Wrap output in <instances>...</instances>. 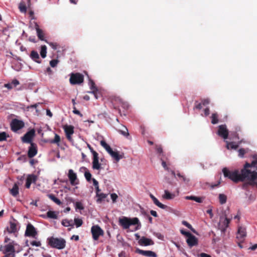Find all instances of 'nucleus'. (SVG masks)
Segmentation results:
<instances>
[{
	"label": "nucleus",
	"instance_id": "63",
	"mask_svg": "<svg viewBox=\"0 0 257 257\" xmlns=\"http://www.w3.org/2000/svg\"><path fill=\"white\" fill-rule=\"evenodd\" d=\"M119 257H127L124 251H121L120 253L118 254Z\"/></svg>",
	"mask_w": 257,
	"mask_h": 257
},
{
	"label": "nucleus",
	"instance_id": "21",
	"mask_svg": "<svg viewBox=\"0 0 257 257\" xmlns=\"http://www.w3.org/2000/svg\"><path fill=\"white\" fill-rule=\"evenodd\" d=\"M230 219L225 217L224 218H220V224L222 228L221 229L224 230L228 226Z\"/></svg>",
	"mask_w": 257,
	"mask_h": 257
},
{
	"label": "nucleus",
	"instance_id": "45",
	"mask_svg": "<svg viewBox=\"0 0 257 257\" xmlns=\"http://www.w3.org/2000/svg\"><path fill=\"white\" fill-rule=\"evenodd\" d=\"M74 221L77 227H80L83 223L82 220L78 218H75Z\"/></svg>",
	"mask_w": 257,
	"mask_h": 257
},
{
	"label": "nucleus",
	"instance_id": "34",
	"mask_svg": "<svg viewBox=\"0 0 257 257\" xmlns=\"http://www.w3.org/2000/svg\"><path fill=\"white\" fill-rule=\"evenodd\" d=\"M211 123L213 124H216L218 122V114L215 112L213 113L211 116Z\"/></svg>",
	"mask_w": 257,
	"mask_h": 257
},
{
	"label": "nucleus",
	"instance_id": "28",
	"mask_svg": "<svg viewBox=\"0 0 257 257\" xmlns=\"http://www.w3.org/2000/svg\"><path fill=\"white\" fill-rule=\"evenodd\" d=\"M117 131L125 137L127 138L130 136L127 128L124 125H122L121 128L118 129Z\"/></svg>",
	"mask_w": 257,
	"mask_h": 257
},
{
	"label": "nucleus",
	"instance_id": "47",
	"mask_svg": "<svg viewBox=\"0 0 257 257\" xmlns=\"http://www.w3.org/2000/svg\"><path fill=\"white\" fill-rule=\"evenodd\" d=\"M182 224L186 226L187 228L191 230L192 231L194 232V229L193 228L192 225L189 224L188 222L185 220H183L182 222Z\"/></svg>",
	"mask_w": 257,
	"mask_h": 257
},
{
	"label": "nucleus",
	"instance_id": "61",
	"mask_svg": "<svg viewBox=\"0 0 257 257\" xmlns=\"http://www.w3.org/2000/svg\"><path fill=\"white\" fill-rule=\"evenodd\" d=\"M204 115L205 116H208L210 114V109H209V108L208 107L206 108L204 110Z\"/></svg>",
	"mask_w": 257,
	"mask_h": 257
},
{
	"label": "nucleus",
	"instance_id": "58",
	"mask_svg": "<svg viewBox=\"0 0 257 257\" xmlns=\"http://www.w3.org/2000/svg\"><path fill=\"white\" fill-rule=\"evenodd\" d=\"M73 112L74 114H78V115H80V116H82V114L81 113V112L79 110L76 109L75 106H73Z\"/></svg>",
	"mask_w": 257,
	"mask_h": 257
},
{
	"label": "nucleus",
	"instance_id": "18",
	"mask_svg": "<svg viewBox=\"0 0 257 257\" xmlns=\"http://www.w3.org/2000/svg\"><path fill=\"white\" fill-rule=\"evenodd\" d=\"M35 29L37 32V35L38 38L41 41H44L47 42V41L45 39V34L43 32V30L40 29L39 26L38 24H35Z\"/></svg>",
	"mask_w": 257,
	"mask_h": 257
},
{
	"label": "nucleus",
	"instance_id": "17",
	"mask_svg": "<svg viewBox=\"0 0 257 257\" xmlns=\"http://www.w3.org/2000/svg\"><path fill=\"white\" fill-rule=\"evenodd\" d=\"M186 241L188 245L190 247L196 245L198 244V239L192 234L187 237Z\"/></svg>",
	"mask_w": 257,
	"mask_h": 257
},
{
	"label": "nucleus",
	"instance_id": "35",
	"mask_svg": "<svg viewBox=\"0 0 257 257\" xmlns=\"http://www.w3.org/2000/svg\"><path fill=\"white\" fill-rule=\"evenodd\" d=\"M175 195L170 193L168 190H165V194L163 195V198L166 199H172L174 198Z\"/></svg>",
	"mask_w": 257,
	"mask_h": 257
},
{
	"label": "nucleus",
	"instance_id": "14",
	"mask_svg": "<svg viewBox=\"0 0 257 257\" xmlns=\"http://www.w3.org/2000/svg\"><path fill=\"white\" fill-rule=\"evenodd\" d=\"M246 236L245 228L242 227H239L238 228L236 238L237 240L240 239V241H243Z\"/></svg>",
	"mask_w": 257,
	"mask_h": 257
},
{
	"label": "nucleus",
	"instance_id": "27",
	"mask_svg": "<svg viewBox=\"0 0 257 257\" xmlns=\"http://www.w3.org/2000/svg\"><path fill=\"white\" fill-rule=\"evenodd\" d=\"M19 190L18 185L17 183H15L13 188L10 189V193L12 196L16 197L19 194Z\"/></svg>",
	"mask_w": 257,
	"mask_h": 257
},
{
	"label": "nucleus",
	"instance_id": "33",
	"mask_svg": "<svg viewBox=\"0 0 257 257\" xmlns=\"http://www.w3.org/2000/svg\"><path fill=\"white\" fill-rule=\"evenodd\" d=\"M8 231L10 233H15L17 231V225L14 222H10V227L8 229Z\"/></svg>",
	"mask_w": 257,
	"mask_h": 257
},
{
	"label": "nucleus",
	"instance_id": "43",
	"mask_svg": "<svg viewBox=\"0 0 257 257\" xmlns=\"http://www.w3.org/2000/svg\"><path fill=\"white\" fill-rule=\"evenodd\" d=\"M19 8L21 12L24 13H26L27 7L24 2H21L20 3L19 6Z\"/></svg>",
	"mask_w": 257,
	"mask_h": 257
},
{
	"label": "nucleus",
	"instance_id": "39",
	"mask_svg": "<svg viewBox=\"0 0 257 257\" xmlns=\"http://www.w3.org/2000/svg\"><path fill=\"white\" fill-rule=\"evenodd\" d=\"M100 144L108 153L112 150V149L110 148V147L105 141H101Z\"/></svg>",
	"mask_w": 257,
	"mask_h": 257
},
{
	"label": "nucleus",
	"instance_id": "13",
	"mask_svg": "<svg viewBox=\"0 0 257 257\" xmlns=\"http://www.w3.org/2000/svg\"><path fill=\"white\" fill-rule=\"evenodd\" d=\"M136 252L139 254L148 257H157V254L155 252L151 250H144L137 248Z\"/></svg>",
	"mask_w": 257,
	"mask_h": 257
},
{
	"label": "nucleus",
	"instance_id": "44",
	"mask_svg": "<svg viewBox=\"0 0 257 257\" xmlns=\"http://www.w3.org/2000/svg\"><path fill=\"white\" fill-rule=\"evenodd\" d=\"M9 136L5 132L0 133V142L4 141Z\"/></svg>",
	"mask_w": 257,
	"mask_h": 257
},
{
	"label": "nucleus",
	"instance_id": "16",
	"mask_svg": "<svg viewBox=\"0 0 257 257\" xmlns=\"http://www.w3.org/2000/svg\"><path fill=\"white\" fill-rule=\"evenodd\" d=\"M37 180V177L34 174L29 175L26 179V187L29 188L32 183H35Z\"/></svg>",
	"mask_w": 257,
	"mask_h": 257
},
{
	"label": "nucleus",
	"instance_id": "20",
	"mask_svg": "<svg viewBox=\"0 0 257 257\" xmlns=\"http://www.w3.org/2000/svg\"><path fill=\"white\" fill-rule=\"evenodd\" d=\"M150 196L151 198L152 199L154 203L156 205L158 206L159 207H160V208H161L162 209H166L167 208V205H165L161 203V202H160L158 200V199L157 198H156L152 194H151L150 195Z\"/></svg>",
	"mask_w": 257,
	"mask_h": 257
},
{
	"label": "nucleus",
	"instance_id": "57",
	"mask_svg": "<svg viewBox=\"0 0 257 257\" xmlns=\"http://www.w3.org/2000/svg\"><path fill=\"white\" fill-rule=\"evenodd\" d=\"M31 244L32 246H40L41 245V243L40 241H32L31 242Z\"/></svg>",
	"mask_w": 257,
	"mask_h": 257
},
{
	"label": "nucleus",
	"instance_id": "50",
	"mask_svg": "<svg viewBox=\"0 0 257 257\" xmlns=\"http://www.w3.org/2000/svg\"><path fill=\"white\" fill-rule=\"evenodd\" d=\"M75 208L79 210H83L84 208L83 204L80 202H76L75 203Z\"/></svg>",
	"mask_w": 257,
	"mask_h": 257
},
{
	"label": "nucleus",
	"instance_id": "42",
	"mask_svg": "<svg viewBox=\"0 0 257 257\" xmlns=\"http://www.w3.org/2000/svg\"><path fill=\"white\" fill-rule=\"evenodd\" d=\"M219 200L221 204L225 203L227 200L226 196L223 194H220L219 195Z\"/></svg>",
	"mask_w": 257,
	"mask_h": 257
},
{
	"label": "nucleus",
	"instance_id": "60",
	"mask_svg": "<svg viewBox=\"0 0 257 257\" xmlns=\"http://www.w3.org/2000/svg\"><path fill=\"white\" fill-rule=\"evenodd\" d=\"M5 254V257H15V252H7Z\"/></svg>",
	"mask_w": 257,
	"mask_h": 257
},
{
	"label": "nucleus",
	"instance_id": "30",
	"mask_svg": "<svg viewBox=\"0 0 257 257\" xmlns=\"http://www.w3.org/2000/svg\"><path fill=\"white\" fill-rule=\"evenodd\" d=\"M48 197L52 200L53 202H54L56 204L58 205H61L62 204V202L57 198L55 197V196L53 194H50L48 195Z\"/></svg>",
	"mask_w": 257,
	"mask_h": 257
},
{
	"label": "nucleus",
	"instance_id": "24",
	"mask_svg": "<svg viewBox=\"0 0 257 257\" xmlns=\"http://www.w3.org/2000/svg\"><path fill=\"white\" fill-rule=\"evenodd\" d=\"M111 156L116 161H118L120 159L123 158V155H120L117 152H114L112 150L109 152Z\"/></svg>",
	"mask_w": 257,
	"mask_h": 257
},
{
	"label": "nucleus",
	"instance_id": "40",
	"mask_svg": "<svg viewBox=\"0 0 257 257\" xmlns=\"http://www.w3.org/2000/svg\"><path fill=\"white\" fill-rule=\"evenodd\" d=\"M47 54V47L45 45H43L41 46L40 55L43 58H44L46 57Z\"/></svg>",
	"mask_w": 257,
	"mask_h": 257
},
{
	"label": "nucleus",
	"instance_id": "7",
	"mask_svg": "<svg viewBox=\"0 0 257 257\" xmlns=\"http://www.w3.org/2000/svg\"><path fill=\"white\" fill-rule=\"evenodd\" d=\"M35 135V131L34 129H32L27 132L23 137L21 138V140L24 143H30V144L33 143L32 140Z\"/></svg>",
	"mask_w": 257,
	"mask_h": 257
},
{
	"label": "nucleus",
	"instance_id": "41",
	"mask_svg": "<svg viewBox=\"0 0 257 257\" xmlns=\"http://www.w3.org/2000/svg\"><path fill=\"white\" fill-rule=\"evenodd\" d=\"M226 147L228 149H236L238 147V145L233 142L227 143Z\"/></svg>",
	"mask_w": 257,
	"mask_h": 257
},
{
	"label": "nucleus",
	"instance_id": "2",
	"mask_svg": "<svg viewBox=\"0 0 257 257\" xmlns=\"http://www.w3.org/2000/svg\"><path fill=\"white\" fill-rule=\"evenodd\" d=\"M118 222L119 224L125 229L129 228L131 225H138V226L136 228V230H138L140 229L141 226V223L139 219L137 217L131 218L125 216H123L121 218H119Z\"/></svg>",
	"mask_w": 257,
	"mask_h": 257
},
{
	"label": "nucleus",
	"instance_id": "3",
	"mask_svg": "<svg viewBox=\"0 0 257 257\" xmlns=\"http://www.w3.org/2000/svg\"><path fill=\"white\" fill-rule=\"evenodd\" d=\"M48 244L53 248L62 249L66 246V241L62 238L51 237L48 238Z\"/></svg>",
	"mask_w": 257,
	"mask_h": 257
},
{
	"label": "nucleus",
	"instance_id": "4",
	"mask_svg": "<svg viewBox=\"0 0 257 257\" xmlns=\"http://www.w3.org/2000/svg\"><path fill=\"white\" fill-rule=\"evenodd\" d=\"M69 81L72 85L80 84L84 81V76L80 73H72Z\"/></svg>",
	"mask_w": 257,
	"mask_h": 257
},
{
	"label": "nucleus",
	"instance_id": "49",
	"mask_svg": "<svg viewBox=\"0 0 257 257\" xmlns=\"http://www.w3.org/2000/svg\"><path fill=\"white\" fill-rule=\"evenodd\" d=\"M202 104L201 102H198L197 101H196L195 102V105L194 106V109H201L202 108Z\"/></svg>",
	"mask_w": 257,
	"mask_h": 257
},
{
	"label": "nucleus",
	"instance_id": "48",
	"mask_svg": "<svg viewBox=\"0 0 257 257\" xmlns=\"http://www.w3.org/2000/svg\"><path fill=\"white\" fill-rule=\"evenodd\" d=\"M107 195L104 193H97V196L98 197L97 201H101L106 197Z\"/></svg>",
	"mask_w": 257,
	"mask_h": 257
},
{
	"label": "nucleus",
	"instance_id": "32",
	"mask_svg": "<svg viewBox=\"0 0 257 257\" xmlns=\"http://www.w3.org/2000/svg\"><path fill=\"white\" fill-rule=\"evenodd\" d=\"M89 85L90 88L92 90L90 92L93 93V94H95L96 92L98 91V89L96 86H95L94 82L92 80H90Z\"/></svg>",
	"mask_w": 257,
	"mask_h": 257
},
{
	"label": "nucleus",
	"instance_id": "51",
	"mask_svg": "<svg viewBox=\"0 0 257 257\" xmlns=\"http://www.w3.org/2000/svg\"><path fill=\"white\" fill-rule=\"evenodd\" d=\"M160 160L161 161L162 165L163 167V168L166 171H170V169H169V168L168 167L167 165L166 164V162L163 160V159L162 158H160Z\"/></svg>",
	"mask_w": 257,
	"mask_h": 257
},
{
	"label": "nucleus",
	"instance_id": "12",
	"mask_svg": "<svg viewBox=\"0 0 257 257\" xmlns=\"http://www.w3.org/2000/svg\"><path fill=\"white\" fill-rule=\"evenodd\" d=\"M98 154L97 152L93 153V161H92V168L94 170H100L101 169V165L98 161Z\"/></svg>",
	"mask_w": 257,
	"mask_h": 257
},
{
	"label": "nucleus",
	"instance_id": "25",
	"mask_svg": "<svg viewBox=\"0 0 257 257\" xmlns=\"http://www.w3.org/2000/svg\"><path fill=\"white\" fill-rule=\"evenodd\" d=\"M186 200H191L195 201L198 203H202L204 199L203 197H197L195 196H187L185 197Z\"/></svg>",
	"mask_w": 257,
	"mask_h": 257
},
{
	"label": "nucleus",
	"instance_id": "23",
	"mask_svg": "<svg viewBox=\"0 0 257 257\" xmlns=\"http://www.w3.org/2000/svg\"><path fill=\"white\" fill-rule=\"evenodd\" d=\"M20 82L17 79H14L12 80L11 83H8L4 84V87L7 88L8 89H12L14 87H16L19 85Z\"/></svg>",
	"mask_w": 257,
	"mask_h": 257
},
{
	"label": "nucleus",
	"instance_id": "8",
	"mask_svg": "<svg viewBox=\"0 0 257 257\" xmlns=\"http://www.w3.org/2000/svg\"><path fill=\"white\" fill-rule=\"evenodd\" d=\"M25 236L35 238L37 235V232L34 226L31 223H29L26 227L25 233Z\"/></svg>",
	"mask_w": 257,
	"mask_h": 257
},
{
	"label": "nucleus",
	"instance_id": "64",
	"mask_svg": "<svg viewBox=\"0 0 257 257\" xmlns=\"http://www.w3.org/2000/svg\"><path fill=\"white\" fill-rule=\"evenodd\" d=\"M200 257H211L210 255L205 253H201L200 254Z\"/></svg>",
	"mask_w": 257,
	"mask_h": 257
},
{
	"label": "nucleus",
	"instance_id": "62",
	"mask_svg": "<svg viewBox=\"0 0 257 257\" xmlns=\"http://www.w3.org/2000/svg\"><path fill=\"white\" fill-rule=\"evenodd\" d=\"M181 179H182L183 182H184L186 183H187L190 181V179L189 178H186L184 176H183Z\"/></svg>",
	"mask_w": 257,
	"mask_h": 257
},
{
	"label": "nucleus",
	"instance_id": "9",
	"mask_svg": "<svg viewBox=\"0 0 257 257\" xmlns=\"http://www.w3.org/2000/svg\"><path fill=\"white\" fill-rule=\"evenodd\" d=\"M218 135L223 138L224 139L228 138V131L226 128V125L222 124L218 126V130L217 132Z\"/></svg>",
	"mask_w": 257,
	"mask_h": 257
},
{
	"label": "nucleus",
	"instance_id": "59",
	"mask_svg": "<svg viewBox=\"0 0 257 257\" xmlns=\"http://www.w3.org/2000/svg\"><path fill=\"white\" fill-rule=\"evenodd\" d=\"M180 231L182 234L186 235L187 237L191 234L190 232L186 231L183 229L181 230Z\"/></svg>",
	"mask_w": 257,
	"mask_h": 257
},
{
	"label": "nucleus",
	"instance_id": "11",
	"mask_svg": "<svg viewBox=\"0 0 257 257\" xmlns=\"http://www.w3.org/2000/svg\"><path fill=\"white\" fill-rule=\"evenodd\" d=\"M68 177L72 185L73 186L78 184L76 174L72 169L69 170Z\"/></svg>",
	"mask_w": 257,
	"mask_h": 257
},
{
	"label": "nucleus",
	"instance_id": "26",
	"mask_svg": "<svg viewBox=\"0 0 257 257\" xmlns=\"http://www.w3.org/2000/svg\"><path fill=\"white\" fill-rule=\"evenodd\" d=\"M63 128L66 135H72L74 133V127L72 125H65Z\"/></svg>",
	"mask_w": 257,
	"mask_h": 257
},
{
	"label": "nucleus",
	"instance_id": "38",
	"mask_svg": "<svg viewBox=\"0 0 257 257\" xmlns=\"http://www.w3.org/2000/svg\"><path fill=\"white\" fill-rule=\"evenodd\" d=\"M72 220H69L67 219H63L62 221V224L66 227L72 226V227L74 226V224L71 223Z\"/></svg>",
	"mask_w": 257,
	"mask_h": 257
},
{
	"label": "nucleus",
	"instance_id": "31",
	"mask_svg": "<svg viewBox=\"0 0 257 257\" xmlns=\"http://www.w3.org/2000/svg\"><path fill=\"white\" fill-rule=\"evenodd\" d=\"M5 250L4 251L5 253H7V252H15L14 246L11 243H10L9 244L5 245Z\"/></svg>",
	"mask_w": 257,
	"mask_h": 257
},
{
	"label": "nucleus",
	"instance_id": "5",
	"mask_svg": "<svg viewBox=\"0 0 257 257\" xmlns=\"http://www.w3.org/2000/svg\"><path fill=\"white\" fill-rule=\"evenodd\" d=\"M24 126L25 122L23 120L17 118L13 119L10 123L11 129L14 132H17Z\"/></svg>",
	"mask_w": 257,
	"mask_h": 257
},
{
	"label": "nucleus",
	"instance_id": "56",
	"mask_svg": "<svg viewBox=\"0 0 257 257\" xmlns=\"http://www.w3.org/2000/svg\"><path fill=\"white\" fill-rule=\"evenodd\" d=\"M48 43L52 47V49H53L54 50L57 49L58 45L56 43L50 42Z\"/></svg>",
	"mask_w": 257,
	"mask_h": 257
},
{
	"label": "nucleus",
	"instance_id": "22",
	"mask_svg": "<svg viewBox=\"0 0 257 257\" xmlns=\"http://www.w3.org/2000/svg\"><path fill=\"white\" fill-rule=\"evenodd\" d=\"M30 56L31 58L36 62L38 63H41V60L40 59L39 55L37 51L34 50L32 51Z\"/></svg>",
	"mask_w": 257,
	"mask_h": 257
},
{
	"label": "nucleus",
	"instance_id": "29",
	"mask_svg": "<svg viewBox=\"0 0 257 257\" xmlns=\"http://www.w3.org/2000/svg\"><path fill=\"white\" fill-rule=\"evenodd\" d=\"M58 212L50 210L47 212L46 215L47 218L56 219L58 218Z\"/></svg>",
	"mask_w": 257,
	"mask_h": 257
},
{
	"label": "nucleus",
	"instance_id": "10",
	"mask_svg": "<svg viewBox=\"0 0 257 257\" xmlns=\"http://www.w3.org/2000/svg\"><path fill=\"white\" fill-rule=\"evenodd\" d=\"M38 153L37 146L36 144L32 143L29 147L28 151V156L30 158H32L35 156Z\"/></svg>",
	"mask_w": 257,
	"mask_h": 257
},
{
	"label": "nucleus",
	"instance_id": "53",
	"mask_svg": "<svg viewBox=\"0 0 257 257\" xmlns=\"http://www.w3.org/2000/svg\"><path fill=\"white\" fill-rule=\"evenodd\" d=\"M203 106H206L210 103V100L208 98L203 99L201 102Z\"/></svg>",
	"mask_w": 257,
	"mask_h": 257
},
{
	"label": "nucleus",
	"instance_id": "36",
	"mask_svg": "<svg viewBox=\"0 0 257 257\" xmlns=\"http://www.w3.org/2000/svg\"><path fill=\"white\" fill-rule=\"evenodd\" d=\"M60 142V137L57 134H55V138L53 140H50L49 142L51 144H56L58 145H59Z\"/></svg>",
	"mask_w": 257,
	"mask_h": 257
},
{
	"label": "nucleus",
	"instance_id": "55",
	"mask_svg": "<svg viewBox=\"0 0 257 257\" xmlns=\"http://www.w3.org/2000/svg\"><path fill=\"white\" fill-rule=\"evenodd\" d=\"M245 153V151L244 149L241 148L238 150V156L240 157H243Z\"/></svg>",
	"mask_w": 257,
	"mask_h": 257
},
{
	"label": "nucleus",
	"instance_id": "1",
	"mask_svg": "<svg viewBox=\"0 0 257 257\" xmlns=\"http://www.w3.org/2000/svg\"><path fill=\"white\" fill-rule=\"evenodd\" d=\"M222 172L225 177L228 178L235 183L243 181L245 179L253 181L256 175V172L255 170H246L244 166L240 173L238 170L230 171L226 168L222 169Z\"/></svg>",
	"mask_w": 257,
	"mask_h": 257
},
{
	"label": "nucleus",
	"instance_id": "6",
	"mask_svg": "<svg viewBox=\"0 0 257 257\" xmlns=\"http://www.w3.org/2000/svg\"><path fill=\"white\" fill-rule=\"evenodd\" d=\"M91 232L93 239L95 240H98L99 236H102L104 233L103 230L97 225L91 227Z\"/></svg>",
	"mask_w": 257,
	"mask_h": 257
},
{
	"label": "nucleus",
	"instance_id": "54",
	"mask_svg": "<svg viewBox=\"0 0 257 257\" xmlns=\"http://www.w3.org/2000/svg\"><path fill=\"white\" fill-rule=\"evenodd\" d=\"M111 199L112 200V202L113 203L115 202L116 201L117 198H118V196L115 193H112L110 195Z\"/></svg>",
	"mask_w": 257,
	"mask_h": 257
},
{
	"label": "nucleus",
	"instance_id": "19",
	"mask_svg": "<svg viewBox=\"0 0 257 257\" xmlns=\"http://www.w3.org/2000/svg\"><path fill=\"white\" fill-rule=\"evenodd\" d=\"M244 166L246 169L248 170H251L250 169H249L251 167L257 168V155L253 157V160L251 162V163H246L244 165Z\"/></svg>",
	"mask_w": 257,
	"mask_h": 257
},
{
	"label": "nucleus",
	"instance_id": "52",
	"mask_svg": "<svg viewBox=\"0 0 257 257\" xmlns=\"http://www.w3.org/2000/svg\"><path fill=\"white\" fill-rule=\"evenodd\" d=\"M59 61L57 59H53L50 61V65L52 67H54L57 66Z\"/></svg>",
	"mask_w": 257,
	"mask_h": 257
},
{
	"label": "nucleus",
	"instance_id": "15",
	"mask_svg": "<svg viewBox=\"0 0 257 257\" xmlns=\"http://www.w3.org/2000/svg\"><path fill=\"white\" fill-rule=\"evenodd\" d=\"M139 243L141 245L148 246L153 245L154 242L150 238H147L145 236L142 237L138 241Z\"/></svg>",
	"mask_w": 257,
	"mask_h": 257
},
{
	"label": "nucleus",
	"instance_id": "46",
	"mask_svg": "<svg viewBox=\"0 0 257 257\" xmlns=\"http://www.w3.org/2000/svg\"><path fill=\"white\" fill-rule=\"evenodd\" d=\"M156 150L158 154H159L160 155H162V156H164L163 149L161 145H157L156 146Z\"/></svg>",
	"mask_w": 257,
	"mask_h": 257
},
{
	"label": "nucleus",
	"instance_id": "37",
	"mask_svg": "<svg viewBox=\"0 0 257 257\" xmlns=\"http://www.w3.org/2000/svg\"><path fill=\"white\" fill-rule=\"evenodd\" d=\"M81 169H83L86 170L84 173L85 177L87 181H88V182L90 181V180H91V173L89 172V171L85 167H82Z\"/></svg>",
	"mask_w": 257,
	"mask_h": 257
}]
</instances>
